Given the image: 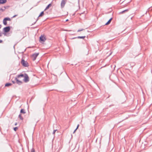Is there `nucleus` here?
<instances>
[{"mask_svg": "<svg viewBox=\"0 0 152 152\" xmlns=\"http://www.w3.org/2000/svg\"><path fill=\"white\" fill-rule=\"evenodd\" d=\"M17 77L18 78H20V77H24L23 80L25 83H27L29 81V77L28 75L26 73L18 75L17 76Z\"/></svg>", "mask_w": 152, "mask_h": 152, "instance_id": "obj_1", "label": "nucleus"}, {"mask_svg": "<svg viewBox=\"0 0 152 152\" xmlns=\"http://www.w3.org/2000/svg\"><path fill=\"white\" fill-rule=\"evenodd\" d=\"M22 64L25 67H28V64L27 62L25 61L24 59H22L21 62Z\"/></svg>", "mask_w": 152, "mask_h": 152, "instance_id": "obj_2", "label": "nucleus"}, {"mask_svg": "<svg viewBox=\"0 0 152 152\" xmlns=\"http://www.w3.org/2000/svg\"><path fill=\"white\" fill-rule=\"evenodd\" d=\"M10 20L11 19L10 18L8 17L5 18L3 20V23L4 25H6L7 24V20L10 21Z\"/></svg>", "mask_w": 152, "mask_h": 152, "instance_id": "obj_3", "label": "nucleus"}, {"mask_svg": "<svg viewBox=\"0 0 152 152\" xmlns=\"http://www.w3.org/2000/svg\"><path fill=\"white\" fill-rule=\"evenodd\" d=\"M10 26H8L4 27L3 28V31L5 33L8 32L10 31Z\"/></svg>", "mask_w": 152, "mask_h": 152, "instance_id": "obj_4", "label": "nucleus"}, {"mask_svg": "<svg viewBox=\"0 0 152 152\" xmlns=\"http://www.w3.org/2000/svg\"><path fill=\"white\" fill-rule=\"evenodd\" d=\"M66 0H62L61 1V8H63L66 3Z\"/></svg>", "mask_w": 152, "mask_h": 152, "instance_id": "obj_5", "label": "nucleus"}, {"mask_svg": "<svg viewBox=\"0 0 152 152\" xmlns=\"http://www.w3.org/2000/svg\"><path fill=\"white\" fill-rule=\"evenodd\" d=\"M39 55V53H35L32 54V56L33 57V61L35 60L37 56Z\"/></svg>", "mask_w": 152, "mask_h": 152, "instance_id": "obj_6", "label": "nucleus"}, {"mask_svg": "<svg viewBox=\"0 0 152 152\" xmlns=\"http://www.w3.org/2000/svg\"><path fill=\"white\" fill-rule=\"evenodd\" d=\"M15 80L16 81V83L19 85L21 84L22 83V82L19 80L17 77L15 78Z\"/></svg>", "mask_w": 152, "mask_h": 152, "instance_id": "obj_7", "label": "nucleus"}, {"mask_svg": "<svg viewBox=\"0 0 152 152\" xmlns=\"http://www.w3.org/2000/svg\"><path fill=\"white\" fill-rule=\"evenodd\" d=\"M44 12L42 11V12H41V13H40V15H39V16L38 17L37 20L34 23V24H32V25H33L36 22H37V21L38 20V18L39 17L42 16L44 15Z\"/></svg>", "mask_w": 152, "mask_h": 152, "instance_id": "obj_8", "label": "nucleus"}, {"mask_svg": "<svg viewBox=\"0 0 152 152\" xmlns=\"http://www.w3.org/2000/svg\"><path fill=\"white\" fill-rule=\"evenodd\" d=\"M40 40L42 42H44L46 40V38L45 37L41 35L40 37Z\"/></svg>", "mask_w": 152, "mask_h": 152, "instance_id": "obj_9", "label": "nucleus"}, {"mask_svg": "<svg viewBox=\"0 0 152 152\" xmlns=\"http://www.w3.org/2000/svg\"><path fill=\"white\" fill-rule=\"evenodd\" d=\"M7 2V0H0V4H4Z\"/></svg>", "mask_w": 152, "mask_h": 152, "instance_id": "obj_10", "label": "nucleus"}, {"mask_svg": "<svg viewBox=\"0 0 152 152\" xmlns=\"http://www.w3.org/2000/svg\"><path fill=\"white\" fill-rule=\"evenodd\" d=\"M52 5L51 4H49L46 7L45 9L44 10V11L46 10L47 9L49 8Z\"/></svg>", "mask_w": 152, "mask_h": 152, "instance_id": "obj_11", "label": "nucleus"}, {"mask_svg": "<svg viewBox=\"0 0 152 152\" xmlns=\"http://www.w3.org/2000/svg\"><path fill=\"white\" fill-rule=\"evenodd\" d=\"M112 19V18H110L109 20L107 21V22L105 23V25H108L110 23V22H111Z\"/></svg>", "mask_w": 152, "mask_h": 152, "instance_id": "obj_12", "label": "nucleus"}, {"mask_svg": "<svg viewBox=\"0 0 152 152\" xmlns=\"http://www.w3.org/2000/svg\"><path fill=\"white\" fill-rule=\"evenodd\" d=\"M20 113L25 114L26 113V112L25 111L24 109H22L20 111Z\"/></svg>", "mask_w": 152, "mask_h": 152, "instance_id": "obj_13", "label": "nucleus"}, {"mask_svg": "<svg viewBox=\"0 0 152 152\" xmlns=\"http://www.w3.org/2000/svg\"><path fill=\"white\" fill-rule=\"evenodd\" d=\"M12 85V84L11 83H6L5 85V86L8 87L11 86Z\"/></svg>", "mask_w": 152, "mask_h": 152, "instance_id": "obj_14", "label": "nucleus"}, {"mask_svg": "<svg viewBox=\"0 0 152 152\" xmlns=\"http://www.w3.org/2000/svg\"><path fill=\"white\" fill-rule=\"evenodd\" d=\"M128 11V10H127V9L125 10H124V11H121V12H120V14H123V13H124L125 12H127Z\"/></svg>", "mask_w": 152, "mask_h": 152, "instance_id": "obj_15", "label": "nucleus"}, {"mask_svg": "<svg viewBox=\"0 0 152 152\" xmlns=\"http://www.w3.org/2000/svg\"><path fill=\"white\" fill-rule=\"evenodd\" d=\"M86 37L85 36H78L77 37V38L78 39H84Z\"/></svg>", "mask_w": 152, "mask_h": 152, "instance_id": "obj_16", "label": "nucleus"}, {"mask_svg": "<svg viewBox=\"0 0 152 152\" xmlns=\"http://www.w3.org/2000/svg\"><path fill=\"white\" fill-rule=\"evenodd\" d=\"M19 118L20 119L23 120V118L21 116V115L20 114H19Z\"/></svg>", "mask_w": 152, "mask_h": 152, "instance_id": "obj_17", "label": "nucleus"}, {"mask_svg": "<svg viewBox=\"0 0 152 152\" xmlns=\"http://www.w3.org/2000/svg\"><path fill=\"white\" fill-rule=\"evenodd\" d=\"M31 152H35V149L33 148H32L31 149Z\"/></svg>", "mask_w": 152, "mask_h": 152, "instance_id": "obj_18", "label": "nucleus"}, {"mask_svg": "<svg viewBox=\"0 0 152 152\" xmlns=\"http://www.w3.org/2000/svg\"><path fill=\"white\" fill-rule=\"evenodd\" d=\"M18 129V127H15V128H14V130L15 131H16V130Z\"/></svg>", "mask_w": 152, "mask_h": 152, "instance_id": "obj_19", "label": "nucleus"}, {"mask_svg": "<svg viewBox=\"0 0 152 152\" xmlns=\"http://www.w3.org/2000/svg\"><path fill=\"white\" fill-rule=\"evenodd\" d=\"M57 131V129L54 130H53V134H55L56 131Z\"/></svg>", "mask_w": 152, "mask_h": 152, "instance_id": "obj_20", "label": "nucleus"}, {"mask_svg": "<svg viewBox=\"0 0 152 152\" xmlns=\"http://www.w3.org/2000/svg\"><path fill=\"white\" fill-rule=\"evenodd\" d=\"M84 30V29H79V30H78L77 32H80V31H83Z\"/></svg>", "mask_w": 152, "mask_h": 152, "instance_id": "obj_21", "label": "nucleus"}, {"mask_svg": "<svg viewBox=\"0 0 152 152\" xmlns=\"http://www.w3.org/2000/svg\"><path fill=\"white\" fill-rule=\"evenodd\" d=\"M79 126V124H78V125H77V128H76V130H77V129L78 128V127Z\"/></svg>", "mask_w": 152, "mask_h": 152, "instance_id": "obj_22", "label": "nucleus"}, {"mask_svg": "<svg viewBox=\"0 0 152 152\" xmlns=\"http://www.w3.org/2000/svg\"><path fill=\"white\" fill-rule=\"evenodd\" d=\"M12 82L14 84V83H15V81H13V80H12Z\"/></svg>", "mask_w": 152, "mask_h": 152, "instance_id": "obj_23", "label": "nucleus"}, {"mask_svg": "<svg viewBox=\"0 0 152 152\" xmlns=\"http://www.w3.org/2000/svg\"><path fill=\"white\" fill-rule=\"evenodd\" d=\"M76 130H76V129H75V130L74 131V132H73V133H74L75 132V131H76Z\"/></svg>", "mask_w": 152, "mask_h": 152, "instance_id": "obj_24", "label": "nucleus"}, {"mask_svg": "<svg viewBox=\"0 0 152 152\" xmlns=\"http://www.w3.org/2000/svg\"><path fill=\"white\" fill-rule=\"evenodd\" d=\"M2 41L0 39V43L2 42Z\"/></svg>", "mask_w": 152, "mask_h": 152, "instance_id": "obj_25", "label": "nucleus"}, {"mask_svg": "<svg viewBox=\"0 0 152 152\" xmlns=\"http://www.w3.org/2000/svg\"><path fill=\"white\" fill-rule=\"evenodd\" d=\"M16 16H17V15H14V16L13 17V18H14V17H15Z\"/></svg>", "mask_w": 152, "mask_h": 152, "instance_id": "obj_26", "label": "nucleus"}, {"mask_svg": "<svg viewBox=\"0 0 152 152\" xmlns=\"http://www.w3.org/2000/svg\"><path fill=\"white\" fill-rule=\"evenodd\" d=\"M17 123H16L15 124V126H16V125H17Z\"/></svg>", "mask_w": 152, "mask_h": 152, "instance_id": "obj_27", "label": "nucleus"}, {"mask_svg": "<svg viewBox=\"0 0 152 152\" xmlns=\"http://www.w3.org/2000/svg\"><path fill=\"white\" fill-rule=\"evenodd\" d=\"M1 25H0V28H1Z\"/></svg>", "mask_w": 152, "mask_h": 152, "instance_id": "obj_28", "label": "nucleus"}, {"mask_svg": "<svg viewBox=\"0 0 152 152\" xmlns=\"http://www.w3.org/2000/svg\"><path fill=\"white\" fill-rule=\"evenodd\" d=\"M68 21V19H67L66 20V21Z\"/></svg>", "mask_w": 152, "mask_h": 152, "instance_id": "obj_29", "label": "nucleus"}, {"mask_svg": "<svg viewBox=\"0 0 152 152\" xmlns=\"http://www.w3.org/2000/svg\"><path fill=\"white\" fill-rule=\"evenodd\" d=\"M74 38L73 39H75V38Z\"/></svg>", "mask_w": 152, "mask_h": 152, "instance_id": "obj_30", "label": "nucleus"}]
</instances>
